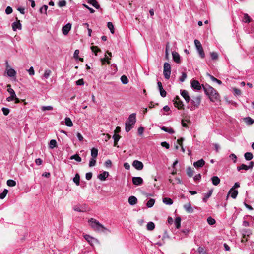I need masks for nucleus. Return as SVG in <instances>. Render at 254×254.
<instances>
[{"label":"nucleus","mask_w":254,"mask_h":254,"mask_svg":"<svg viewBox=\"0 0 254 254\" xmlns=\"http://www.w3.org/2000/svg\"><path fill=\"white\" fill-rule=\"evenodd\" d=\"M205 94L209 97L212 102H215L220 99V95L218 92L208 84L202 85Z\"/></svg>","instance_id":"obj_1"},{"label":"nucleus","mask_w":254,"mask_h":254,"mask_svg":"<svg viewBox=\"0 0 254 254\" xmlns=\"http://www.w3.org/2000/svg\"><path fill=\"white\" fill-rule=\"evenodd\" d=\"M89 222L91 227L96 230L104 232L106 231L110 232L107 228H105L102 224L93 218H91L89 220Z\"/></svg>","instance_id":"obj_2"},{"label":"nucleus","mask_w":254,"mask_h":254,"mask_svg":"<svg viewBox=\"0 0 254 254\" xmlns=\"http://www.w3.org/2000/svg\"><path fill=\"white\" fill-rule=\"evenodd\" d=\"M194 44L200 57L201 58L203 59L205 57V53L200 42L195 39L194 40Z\"/></svg>","instance_id":"obj_3"},{"label":"nucleus","mask_w":254,"mask_h":254,"mask_svg":"<svg viewBox=\"0 0 254 254\" xmlns=\"http://www.w3.org/2000/svg\"><path fill=\"white\" fill-rule=\"evenodd\" d=\"M163 74L166 79H169L170 78L171 74V66L168 63L165 62L164 64Z\"/></svg>","instance_id":"obj_4"},{"label":"nucleus","mask_w":254,"mask_h":254,"mask_svg":"<svg viewBox=\"0 0 254 254\" xmlns=\"http://www.w3.org/2000/svg\"><path fill=\"white\" fill-rule=\"evenodd\" d=\"M173 101L174 102V106L178 109H182L184 108L183 103L178 96H176Z\"/></svg>","instance_id":"obj_5"},{"label":"nucleus","mask_w":254,"mask_h":254,"mask_svg":"<svg viewBox=\"0 0 254 254\" xmlns=\"http://www.w3.org/2000/svg\"><path fill=\"white\" fill-rule=\"evenodd\" d=\"M201 97L200 96L193 97L191 99V103L195 108H198L200 104Z\"/></svg>","instance_id":"obj_6"},{"label":"nucleus","mask_w":254,"mask_h":254,"mask_svg":"<svg viewBox=\"0 0 254 254\" xmlns=\"http://www.w3.org/2000/svg\"><path fill=\"white\" fill-rule=\"evenodd\" d=\"M191 87L193 89L199 90L201 88V85L199 81L197 80H193L191 82Z\"/></svg>","instance_id":"obj_7"},{"label":"nucleus","mask_w":254,"mask_h":254,"mask_svg":"<svg viewBox=\"0 0 254 254\" xmlns=\"http://www.w3.org/2000/svg\"><path fill=\"white\" fill-rule=\"evenodd\" d=\"M132 166L138 170H142L144 166L142 162L138 160H134L132 163Z\"/></svg>","instance_id":"obj_8"},{"label":"nucleus","mask_w":254,"mask_h":254,"mask_svg":"<svg viewBox=\"0 0 254 254\" xmlns=\"http://www.w3.org/2000/svg\"><path fill=\"white\" fill-rule=\"evenodd\" d=\"M132 181L133 184L136 186L140 185L143 182L142 178L140 177H134L132 178Z\"/></svg>","instance_id":"obj_9"},{"label":"nucleus","mask_w":254,"mask_h":254,"mask_svg":"<svg viewBox=\"0 0 254 254\" xmlns=\"http://www.w3.org/2000/svg\"><path fill=\"white\" fill-rule=\"evenodd\" d=\"M71 28V24L70 23H68L65 26L62 28V32L64 35H66L68 34L69 31Z\"/></svg>","instance_id":"obj_10"},{"label":"nucleus","mask_w":254,"mask_h":254,"mask_svg":"<svg viewBox=\"0 0 254 254\" xmlns=\"http://www.w3.org/2000/svg\"><path fill=\"white\" fill-rule=\"evenodd\" d=\"M135 122L136 114L135 113H132L129 115L127 123L133 126L135 123Z\"/></svg>","instance_id":"obj_11"},{"label":"nucleus","mask_w":254,"mask_h":254,"mask_svg":"<svg viewBox=\"0 0 254 254\" xmlns=\"http://www.w3.org/2000/svg\"><path fill=\"white\" fill-rule=\"evenodd\" d=\"M84 237L86 240H87L91 245H93V243H94L98 242L96 239L90 236L89 235H85Z\"/></svg>","instance_id":"obj_12"},{"label":"nucleus","mask_w":254,"mask_h":254,"mask_svg":"<svg viewBox=\"0 0 254 254\" xmlns=\"http://www.w3.org/2000/svg\"><path fill=\"white\" fill-rule=\"evenodd\" d=\"M157 85H158V89L160 92V95L162 97H166L167 93L165 91V90H164L161 82L160 81H158L157 82Z\"/></svg>","instance_id":"obj_13"},{"label":"nucleus","mask_w":254,"mask_h":254,"mask_svg":"<svg viewBox=\"0 0 254 254\" xmlns=\"http://www.w3.org/2000/svg\"><path fill=\"white\" fill-rule=\"evenodd\" d=\"M12 29L13 31H16L17 29L21 30L22 29V25L20 20H18L16 22H14L12 24Z\"/></svg>","instance_id":"obj_14"},{"label":"nucleus","mask_w":254,"mask_h":254,"mask_svg":"<svg viewBox=\"0 0 254 254\" xmlns=\"http://www.w3.org/2000/svg\"><path fill=\"white\" fill-rule=\"evenodd\" d=\"M181 95L184 98L187 103L189 102L190 98L187 91L185 90H181Z\"/></svg>","instance_id":"obj_15"},{"label":"nucleus","mask_w":254,"mask_h":254,"mask_svg":"<svg viewBox=\"0 0 254 254\" xmlns=\"http://www.w3.org/2000/svg\"><path fill=\"white\" fill-rule=\"evenodd\" d=\"M172 54L173 61L176 63H180L181 60L179 54L175 51L172 52Z\"/></svg>","instance_id":"obj_16"},{"label":"nucleus","mask_w":254,"mask_h":254,"mask_svg":"<svg viewBox=\"0 0 254 254\" xmlns=\"http://www.w3.org/2000/svg\"><path fill=\"white\" fill-rule=\"evenodd\" d=\"M6 72L7 76L9 77H15L16 74V71L12 68H9V69H6Z\"/></svg>","instance_id":"obj_17"},{"label":"nucleus","mask_w":254,"mask_h":254,"mask_svg":"<svg viewBox=\"0 0 254 254\" xmlns=\"http://www.w3.org/2000/svg\"><path fill=\"white\" fill-rule=\"evenodd\" d=\"M205 164V161L203 159H201L198 161L194 162L193 165L195 168H200L203 167Z\"/></svg>","instance_id":"obj_18"},{"label":"nucleus","mask_w":254,"mask_h":254,"mask_svg":"<svg viewBox=\"0 0 254 254\" xmlns=\"http://www.w3.org/2000/svg\"><path fill=\"white\" fill-rule=\"evenodd\" d=\"M184 208L185 210L189 213H191L193 212V209L191 207V205L190 203H188L184 205Z\"/></svg>","instance_id":"obj_19"},{"label":"nucleus","mask_w":254,"mask_h":254,"mask_svg":"<svg viewBox=\"0 0 254 254\" xmlns=\"http://www.w3.org/2000/svg\"><path fill=\"white\" fill-rule=\"evenodd\" d=\"M109 174L107 171H104L102 173L100 174L98 177L101 181H104L108 177Z\"/></svg>","instance_id":"obj_20"},{"label":"nucleus","mask_w":254,"mask_h":254,"mask_svg":"<svg viewBox=\"0 0 254 254\" xmlns=\"http://www.w3.org/2000/svg\"><path fill=\"white\" fill-rule=\"evenodd\" d=\"M128 201L130 205H134L137 202V199L134 196H131L129 197Z\"/></svg>","instance_id":"obj_21"},{"label":"nucleus","mask_w":254,"mask_h":254,"mask_svg":"<svg viewBox=\"0 0 254 254\" xmlns=\"http://www.w3.org/2000/svg\"><path fill=\"white\" fill-rule=\"evenodd\" d=\"M213 185H218L220 182V179L217 176H213L211 178Z\"/></svg>","instance_id":"obj_22"},{"label":"nucleus","mask_w":254,"mask_h":254,"mask_svg":"<svg viewBox=\"0 0 254 254\" xmlns=\"http://www.w3.org/2000/svg\"><path fill=\"white\" fill-rule=\"evenodd\" d=\"M88 2L94 6L95 8L98 9L100 7L96 0H88Z\"/></svg>","instance_id":"obj_23"},{"label":"nucleus","mask_w":254,"mask_h":254,"mask_svg":"<svg viewBox=\"0 0 254 254\" xmlns=\"http://www.w3.org/2000/svg\"><path fill=\"white\" fill-rule=\"evenodd\" d=\"M212 191V190H210L204 194V196L202 199L203 202H206L207 201V199L211 196Z\"/></svg>","instance_id":"obj_24"},{"label":"nucleus","mask_w":254,"mask_h":254,"mask_svg":"<svg viewBox=\"0 0 254 254\" xmlns=\"http://www.w3.org/2000/svg\"><path fill=\"white\" fill-rule=\"evenodd\" d=\"M161 129L164 131L165 132H168L170 134H173L174 133V130L172 128H169L165 126H163L161 127Z\"/></svg>","instance_id":"obj_25"},{"label":"nucleus","mask_w":254,"mask_h":254,"mask_svg":"<svg viewBox=\"0 0 254 254\" xmlns=\"http://www.w3.org/2000/svg\"><path fill=\"white\" fill-rule=\"evenodd\" d=\"M207 76H208L209 77V78L212 81L217 83L219 85H221L222 84V82L221 80L217 79L216 78L214 77L213 76L210 75L209 73H207Z\"/></svg>","instance_id":"obj_26"},{"label":"nucleus","mask_w":254,"mask_h":254,"mask_svg":"<svg viewBox=\"0 0 254 254\" xmlns=\"http://www.w3.org/2000/svg\"><path fill=\"white\" fill-rule=\"evenodd\" d=\"M98 150L96 148H92L91 150V155L92 158H96L98 156Z\"/></svg>","instance_id":"obj_27"},{"label":"nucleus","mask_w":254,"mask_h":254,"mask_svg":"<svg viewBox=\"0 0 254 254\" xmlns=\"http://www.w3.org/2000/svg\"><path fill=\"white\" fill-rule=\"evenodd\" d=\"M251 234V231L250 229H244L243 230V238L245 239Z\"/></svg>","instance_id":"obj_28"},{"label":"nucleus","mask_w":254,"mask_h":254,"mask_svg":"<svg viewBox=\"0 0 254 254\" xmlns=\"http://www.w3.org/2000/svg\"><path fill=\"white\" fill-rule=\"evenodd\" d=\"M229 194H231V196L234 199H235L238 194V191L237 190H233L231 191V189L229 191Z\"/></svg>","instance_id":"obj_29"},{"label":"nucleus","mask_w":254,"mask_h":254,"mask_svg":"<svg viewBox=\"0 0 254 254\" xmlns=\"http://www.w3.org/2000/svg\"><path fill=\"white\" fill-rule=\"evenodd\" d=\"M245 123L248 125H251L254 123V120L251 117H248L244 119Z\"/></svg>","instance_id":"obj_30"},{"label":"nucleus","mask_w":254,"mask_h":254,"mask_svg":"<svg viewBox=\"0 0 254 254\" xmlns=\"http://www.w3.org/2000/svg\"><path fill=\"white\" fill-rule=\"evenodd\" d=\"M187 174L189 177H191L193 175L194 170L190 167H189L187 169Z\"/></svg>","instance_id":"obj_31"},{"label":"nucleus","mask_w":254,"mask_h":254,"mask_svg":"<svg viewBox=\"0 0 254 254\" xmlns=\"http://www.w3.org/2000/svg\"><path fill=\"white\" fill-rule=\"evenodd\" d=\"M155 228V224L153 222H149L147 224V229L149 231H152Z\"/></svg>","instance_id":"obj_32"},{"label":"nucleus","mask_w":254,"mask_h":254,"mask_svg":"<svg viewBox=\"0 0 254 254\" xmlns=\"http://www.w3.org/2000/svg\"><path fill=\"white\" fill-rule=\"evenodd\" d=\"M252 21L251 18L248 14H245L243 19V21L245 23H250Z\"/></svg>","instance_id":"obj_33"},{"label":"nucleus","mask_w":254,"mask_h":254,"mask_svg":"<svg viewBox=\"0 0 254 254\" xmlns=\"http://www.w3.org/2000/svg\"><path fill=\"white\" fill-rule=\"evenodd\" d=\"M245 158L246 160H251L253 158V155L251 152H246L244 155Z\"/></svg>","instance_id":"obj_34"},{"label":"nucleus","mask_w":254,"mask_h":254,"mask_svg":"<svg viewBox=\"0 0 254 254\" xmlns=\"http://www.w3.org/2000/svg\"><path fill=\"white\" fill-rule=\"evenodd\" d=\"M163 202L167 205H171L173 203V200L171 198L168 197L164 198L163 199Z\"/></svg>","instance_id":"obj_35"},{"label":"nucleus","mask_w":254,"mask_h":254,"mask_svg":"<svg viewBox=\"0 0 254 254\" xmlns=\"http://www.w3.org/2000/svg\"><path fill=\"white\" fill-rule=\"evenodd\" d=\"M181 221V219L180 217H178L176 218V219L175 220V224L176 227L177 229H179L180 227Z\"/></svg>","instance_id":"obj_36"},{"label":"nucleus","mask_w":254,"mask_h":254,"mask_svg":"<svg viewBox=\"0 0 254 254\" xmlns=\"http://www.w3.org/2000/svg\"><path fill=\"white\" fill-rule=\"evenodd\" d=\"M52 73V71L50 69H46L43 75V77L45 79H48Z\"/></svg>","instance_id":"obj_37"},{"label":"nucleus","mask_w":254,"mask_h":254,"mask_svg":"<svg viewBox=\"0 0 254 254\" xmlns=\"http://www.w3.org/2000/svg\"><path fill=\"white\" fill-rule=\"evenodd\" d=\"M57 146V141L55 139H52L50 140L49 144V147L51 149H53Z\"/></svg>","instance_id":"obj_38"},{"label":"nucleus","mask_w":254,"mask_h":254,"mask_svg":"<svg viewBox=\"0 0 254 254\" xmlns=\"http://www.w3.org/2000/svg\"><path fill=\"white\" fill-rule=\"evenodd\" d=\"M155 203V200L152 198H150L146 203V206L148 208L152 207Z\"/></svg>","instance_id":"obj_39"},{"label":"nucleus","mask_w":254,"mask_h":254,"mask_svg":"<svg viewBox=\"0 0 254 254\" xmlns=\"http://www.w3.org/2000/svg\"><path fill=\"white\" fill-rule=\"evenodd\" d=\"M70 159L71 160L74 159L76 161L78 162H81V158L78 155V154H76L75 155H72Z\"/></svg>","instance_id":"obj_40"},{"label":"nucleus","mask_w":254,"mask_h":254,"mask_svg":"<svg viewBox=\"0 0 254 254\" xmlns=\"http://www.w3.org/2000/svg\"><path fill=\"white\" fill-rule=\"evenodd\" d=\"M199 254H206L207 252L205 247H199L197 249Z\"/></svg>","instance_id":"obj_41"},{"label":"nucleus","mask_w":254,"mask_h":254,"mask_svg":"<svg viewBox=\"0 0 254 254\" xmlns=\"http://www.w3.org/2000/svg\"><path fill=\"white\" fill-rule=\"evenodd\" d=\"M65 123L67 126L71 127L73 126V123L71 119L68 117H66L65 119Z\"/></svg>","instance_id":"obj_42"},{"label":"nucleus","mask_w":254,"mask_h":254,"mask_svg":"<svg viewBox=\"0 0 254 254\" xmlns=\"http://www.w3.org/2000/svg\"><path fill=\"white\" fill-rule=\"evenodd\" d=\"M108 28L110 29V32L112 34L115 33L114 27L113 23L111 22H109L107 23Z\"/></svg>","instance_id":"obj_43"},{"label":"nucleus","mask_w":254,"mask_h":254,"mask_svg":"<svg viewBox=\"0 0 254 254\" xmlns=\"http://www.w3.org/2000/svg\"><path fill=\"white\" fill-rule=\"evenodd\" d=\"M79 50L77 49L75 50V51L74 52L73 57L76 59H79L81 61H83V58H79Z\"/></svg>","instance_id":"obj_44"},{"label":"nucleus","mask_w":254,"mask_h":254,"mask_svg":"<svg viewBox=\"0 0 254 254\" xmlns=\"http://www.w3.org/2000/svg\"><path fill=\"white\" fill-rule=\"evenodd\" d=\"M74 182L77 185H79L80 183V176L78 174H76L73 178Z\"/></svg>","instance_id":"obj_45"},{"label":"nucleus","mask_w":254,"mask_h":254,"mask_svg":"<svg viewBox=\"0 0 254 254\" xmlns=\"http://www.w3.org/2000/svg\"><path fill=\"white\" fill-rule=\"evenodd\" d=\"M48 9V6L46 5H44L40 9V12L41 13H44L47 15V11Z\"/></svg>","instance_id":"obj_46"},{"label":"nucleus","mask_w":254,"mask_h":254,"mask_svg":"<svg viewBox=\"0 0 254 254\" xmlns=\"http://www.w3.org/2000/svg\"><path fill=\"white\" fill-rule=\"evenodd\" d=\"M121 80L122 83L124 84H127L128 82V78L125 75H122L121 76Z\"/></svg>","instance_id":"obj_47"},{"label":"nucleus","mask_w":254,"mask_h":254,"mask_svg":"<svg viewBox=\"0 0 254 254\" xmlns=\"http://www.w3.org/2000/svg\"><path fill=\"white\" fill-rule=\"evenodd\" d=\"M96 158H91L89 161V167H93L95 165L96 163Z\"/></svg>","instance_id":"obj_48"},{"label":"nucleus","mask_w":254,"mask_h":254,"mask_svg":"<svg viewBox=\"0 0 254 254\" xmlns=\"http://www.w3.org/2000/svg\"><path fill=\"white\" fill-rule=\"evenodd\" d=\"M8 191L7 189H5L0 194V198L1 199H4L6 196Z\"/></svg>","instance_id":"obj_49"},{"label":"nucleus","mask_w":254,"mask_h":254,"mask_svg":"<svg viewBox=\"0 0 254 254\" xmlns=\"http://www.w3.org/2000/svg\"><path fill=\"white\" fill-rule=\"evenodd\" d=\"M207 221L208 223L210 225H214L216 223L215 220L211 217H208Z\"/></svg>","instance_id":"obj_50"},{"label":"nucleus","mask_w":254,"mask_h":254,"mask_svg":"<svg viewBox=\"0 0 254 254\" xmlns=\"http://www.w3.org/2000/svg\"><path fill=\"white\" fill-rule=\"evenodd\" d=\"M7 185L10 187H14L16 185V182L13 180H8L7 181Z\"/></svg>","instance_id":"obj_51"},{"label":"nucleus","mask_w":254,"mask_h":254,"mask_svg":"<svg viewBox=\"0 0 254 254\" xmlns=\"http://www.w3.org/2000/svg\"><path fill=\"white\" fill-rule=\"evenodd\" d=\"M242 169L247 170L249 169L248 166L244 164H242L241 166L237 167L238 171H240Z\"/></svg>","instance_id":"obj_52"},{"label":"nucleus","mask_w":254,"mask_h":254,"mask_svg":"<svg viewBox=\"0 0 254 254\" xmlns=\"http://www.w3.org/2000/svg\"><path fill=\"white\" fill-rule=\"evenodd\" d=\"M125 124H126L125 130H126V132H128L132 128V125L129 124L127 122Z\"/></svg>","instance_id":"obj_53"},{"label":"nucleus","mask_w":254,"mask_h":254,"mask_svg":"<svg viewBox=\"0 0 254 254\" xmlns=\"http://www.w3.org/2000/svg\"><path fill=\"white\" fill-rule=\"evenodd\" d=\"M53 109V107L52 106H42L41 110L43 111H45L47 110H52Z\"/></svg>","instance_id":"obj_54"},{"label":"nucleus","mask_w":254,"mask_h":254,"mask_svg":"<svg viewBox=\"0 0 254 254\" xmlns=\"http://www.w3.org/2000/svg\"><path fill=\"white\" fill-rule=\"evenodd\" d=\"M211 58L213 60H216L218 58V55L216 52H212L210 53Z\"/></svg>","instance_id":"obj_55"},{"label":"nucleus","mask_w":254,"mask_h":254,"mask_svg":"<svg viewBox=\"0 0 254 254\" xmlns=\"http://www.w3.org/2000/svg\"><path fill=\"white\" fill-rule=\"evenodd\" d=\"M233 93H234V95H237V96L241 95V91L240 89L236 88H234L233 89Z\"/></svg>","instance_id":"obj_56"},{"label":"nucleus","mask_w":254,"mask_h":254,"mask_svg":"<svg viewBox=\"0 0 254 254\" xmlns=\"http://www.w3.org/2000/svg\"><path fill=\"white\" fill-rule=\"evenodd\" d=\"M91 49L93 52H94L95 55H97V53L98 52L100 51V50L99 48H98L97 46H92L91 47Z\"/></svg>","instance_id":"obj_57"},{"label":"nucleus","mask_w":254,"mask_h":254,"mask_svg":"<svg viewBox=\"0 0 254 254\" xmlns=\"http://www.w3.org/2000/svg\"><path fill=\"white\" fill-rule=\"evenodd\" d=\"M1 110L3 112V114L5 116H7L9 113V112H10L9 109L7 108H5V107L2 108Z\"/></svg>","instance_id":"obj_58"},{"label":"nucleus","mask_w":254,"mask_h":254,"mask_svg":"<svg viewBox=\"0 0 254 254\" xmlns=\"http://www.w3.org/2000/svg\"><path fill=\"white\" fill-rule=\"evenodd\" d=\"M58 6L60 7H64L66 5V2L65 0H61L58 2Z\"/></svg>","instance_id":"obj_59"},{"label":"nucleus","mask_w":254,"mask_h":254,"mask_svg":"<svg viewBox=\"0 0 254 254\" xmlns=\"http://www.w3.org/2000/svg\"><path fill=\"white\" fill-rule=\"evenodd\" d=\"M187 78V74L185 72H183L181 76L179 78V80L181 82H184Z\"/></svg>","instance_id":"obj_60"},{"label":"nucleus","mask_w":254,"mask_h":254,"mask_svg":"<svg viewBox=\"0 0 254 254\" xmlns=\"http://www.w3.org/2000/svg\"><path fill=\"white\" fill-rule=\"evenodd\" d=\"M105 166L107 168H111L112 167V161L110 160H107L105 162Z\"/></svg>","instance_id":"obj_61"},{"label":"nucleus","mask_w":254,"mask_h":254,"mask_svg":"<svg viewBox=\"0 0 254 254\" xmlns=\"http://www.w3.org/2000/svg\"><path fill=\"white\" fill-rule=\"evenodd\" d=\"M13 11L12 8L10 6H7L5 9V13L6 14H10Z\"/></svg>","instance_id":"obj_62"},{"label":"nucleus","mask_w":254,"mask_h":254,"mask_svg":"<svg viewBox=\"0 0 254 254\" xmlns=\"http://www.w3.org/2000/svg\"><path fill=\"white\" fill-rule=\"evenodd\" d=\"M76 83L77 85L81 86L84 85V82L83 79H80L76 82Z\"/></svg>","instance_id":"obj_63"},{"label":"nucleus","mask_w":254,"mask_h":254,"mask_svg":"<svg viewBox=\"0 0 254 254\" xmlns=\"http://www.w3.org/2000/svg\"><path fill=\"white\" fill-rule=\"evenodd\" d=\"M114 141L118 142L120 138V136L116 133H115L113 136Z\"/></svg>","instance_id":"obj_64"}]
</instances>
